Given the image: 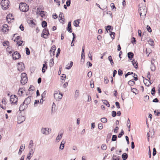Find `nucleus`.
I'll return each mask as SVG.
<instances>
[{
	"mask_svg": "<svg viewBox=\"0 0 160 160\" xmlns=\"http://www.w3.org/2000/svg\"><path fill=\"white\" fill-rule=\"evenodd\" d=\"M139 12L141 18L142 19H144L147 12L146 7L144 6H142V4H139Z\"/></svg>",
	"mask_w": 160,
	"mask_h": 160,
	"instance_id": "obj_1",
	"label": "nucleus"
},
{
	"mask_svg": "<svg viewBox=\"0 0 160 160\" xmlns=\"http://www.w3.org/2000/svg\"><path fill=\"white\" fill-rule=\"evenodd\" d=\"M18 98L15 95H12L10 97V102L12 105L17 104Z\"/></svg>",
	"mask_w": 160,
	"mask_h": 160,
	"instance_id": "obj_2",
	"label": "nucleus"
},
{
	"mask_svg": "<svg viewBox=\"0 0 160 160\" xmlns=\"http://www.w3.org/2000/svg\"><path fill=\"white\" fill-rule=\"evenodd\" d=\"M20 10L24 12L27 11L28 10V6L25 3H21L19 6Z\"/></svg>",
	"mask_w": 160,
	"mask_h": 160,
	"instance_id": "obj_3",
	"label": "nucleus"
},
{
	"mask_svg": "<svg viewBox=\"0 0 160 160\" xmlns=\"http://www.w3.org/2000/svg\"><path fill=\"white\" fill-rule=\"evenodd\" d=\"M21 83L23 85L25 84L28 81L27 74L25 73H22L21 75Z\"/></svg>",
	"mask_w": 160,
	"mask_h": 160,
	"instance_id": "obj_4",
	"label": "nucleus"
},
{
	"mask_svg": "<svg viewBox=\"0 0 160 160\" xmlns=\"http://www.w3.org/2000/svg\"><path fill=\"white\" fill-rule=\"evenodd\" d=\"M1 4L3 9H6L8 8L9 2L8 0H2Z\"/></svg>",
	"mask_w": 160,
	"mask_h": 160,
	"instance_id": "obj_5",
	"label": "nucleus"
},
{
	"mask_svg": "<svg viewBox=\"0 0 160 160\" xmlns=\"http://www.w3.org/2000/svg\"><path fill=\"white\" fill-rule=\"evenodd\" d=\"M7 99L5 98H3L2 100L1 103H0V107L3 109H6V105L7 104Z\"/></svg>",
	"mask_w": 160,
	"mask_h": 160,
	"instance_id": "obj_6",
	"label": "nucleus"
},
{
	"mask_svg": "<svg viewBox=\"0 0 160 160\" xmlns=\"http://www.w3.org/2000/svg\"><path fill=\"white\" fill-rule=\"evenodd\" d=\"M51 132V130L48 128H43L41 129V133L45 135H48Z\"/></svg>",
	"mask_w": 160,
	"mask_h": 160,
	"instance_id": "obj_7",
	"label": "nucleus"
},
{
	"mask_svg": "<svg viewBox=\"0 0 160 160\" xmlns=\"http://www.w3.org/2000/svg\"><path fill=\"white\" fill-rule=\"evenodd\" d=\"M49 34V32L48 29L47 28H45L43 30L41 34V36L43 37L44 38H48Z\"/></svg>",
	"mask_w": 160,
	"mask_h": 160,
	"instance_id": "obj_8",
	"label": "nucleus"
},
{
	"mask_svg": "<svg viewBox=\"0 0 160 160\" xmlns=\"http://www.w3.org/2000/svg\"><path fill=\"white\" fill-rule=\"evenodd\" d=\"M63 96V94L59 92L55 93L54 94V97L55 99L57 101H59L61 100Z\"/></svg>",
	"mask_w": 160,
	"mask_h": 160,
	"instance_id": "obj_9",
	"label": "nucleus"
},
{
	"mask_svg": "<svg viewBox=\"0 0 160 160\" xmlns=\"http://www.w3.org/2000/svg\"><path fill=\"white\" fill-rule=\"evenodd\" d=\"M24 64L22 62H19L17 64V68L18 71H22L25 68Z\"/></svg>",
	"mask_w": 160,
	"mask_h": 160,
	"instance_id": "obj_10",
	"label": "nucleus"
},
{
	"mask_svg": "<svg viewBox=\"0 0 160 160\" xmlns=\"http://www.w3.org/2000/svg\"><path fill=\"white\" fill-rule=\"evenodd\" d=\"M21 56L20 54L17 51L15 52L12 54L13 58L14 60H17L19 59Z\"/></svg>",
	"mask_w": 160,
	"mask_h": 160,
	"instance_id": "obj_11",
	"label": "nucleus"
},
{
	"mask_svg": "<svg viewBox=\"0 0 160 160\" xmlns=\"http://www.w3.org/2000/svg\"><path fill=\"white\" fill-rule=\"evenodd\" d=\"M25 118L24 116L22 115H19L18 117V123L19 124L25 121Z\"/></svg>",
	"mask_w": 160,
	"mask_h": 160,
	"instance_id": "obj_12",
	"label": "nucleus"
},
{
	"mask_svg": "<svg viewBox=\"0 0 160 160\" xmlns=\"http://www.w3.org/2000/svg\"><path fill=\"white\" fill-rule=\"evenodd\" d=\"M37 15H40L42 18H45V15L46 12L43 11H40L39 10V9H37Z\"/></svg>",
	"mask_w": 160,
	"mask_h": 160,
	"instance_id": "obj_13",
	"label": "nucleus"
},
{
	"mask_svg": "<svg viewBox=\"0 0 160 160\" xmlns=\"http://www.w3.org/2000/svg\"><path fill=\"white\" fill-rule=\"evenodd\" d=\"M56 49V48L55 45H53L51 48V50L49 51L51 57L53 56L54 55V52Z\"/></svg>",
	"mask_w": 160,
	"mask_h": 160,
	"instance_id": "obj_14",
	"label": "nucleus"
},
{
	"mask_svg": "<svg viewBox=\"0 0 160 160\" xmlns=\"http://www.w3.org/2000/svg\"><path fill=\"white\" fill-rule=\"evenodd\" d=\"M28 106L23 102L20 105L19 110L21 111H23L28 108Z\"/></svg>",
	"mask_w": 160,
	"mask_h": 160,
	"instance_id": "obj_15",
	"label": "nucleus"
},
{
	"mask_svg": "<svg viewBox=\"0 0 160 160\" xmlns=\"http://www.w3.org/2000/svg\"><path fill=\"white\" fill-rule=\"evenodd\" d=\"M32 97L31 96H28L27 98H26L23 102L28 106V105L30 104L31 101V98Z\"/></svg>",
	"mask_w": 160,
	"mask_h": 160,
	"instance_id": "obj_16",
	"label": "nucleus"
},
{
	"mask_svg": "<svg viewBox=\"0 0 160 160\" xmlns=\"http://www.w3.org/2000/svg\"><path fill=\"white\" fill-rule=\"evenodd\" d=\"M6 19L8 22H10L12 20H13L14 18L12 15L10 14H8L6 17Z\"/></svg>",
	"mask_w": 160,
	"mask_h": 160,
	"instance_id": "obj_17",
	"label": "nucleus"
},
{
	"mask_svg": "<svg viewBox=\"0 0 160 160\" xmlns=\"http://www.w3.org/2000/svg\"><path fill=\"white\" fill-rule=\"evenodd\" d=\"M8 25L6 24H4L2 27V30L3 32H6L8 31Z\"/></svg>",
	"mask_w": 160,
	"mask_h": 160,
	"instance_id": "obj_18",
	"label": "nucleus"
},
{
	"mask_svg": "<svg viewBox=\"0 0 160 160\" xmlns=\"http://www.w3.org/2000/svg\"><path fill=\"white\" fill-rule=\"evenodd\" d=\"M23 91H24V89L22 88H20L18 92V94L20 96H22L24 93Z\"/></svg>",
	"mask_w": 160,
	"mask_h": 160,
	"instance_id": "obj_19",
	"label": "nucleus"
},
{
	"mask_svg": "<svg viewBox=\"0 0 160 160\" xmlns=\"http://www.w3.org/2000/svg\"><path fill=\"white\" fill-rule=\"evenodd\" d=\"M25 148V145L22 144L20 147V148L18 152V154L19 155H20L22 153V151Z\"/></svg>",
	"mask_w": 160,
	"mask_h": 160,
	"instance_id": "obj_20",
	"label": "nucleus"
},
{
	"mask_svg": "<svg viewBox=\"0 0 160 160\" xmlns=\"http://www.w3.org/2000/svg\"><path fill=\"white\" fill-rule=\"evenodd\" d=\"M149 81V80L145 79L143 80V82L146 85L149 86L151 84V83H150Z\"/></svg>",
	"mask_w": 160,
	"mask_h": 160,
	"instance_id": "obj_21",
	"label": "nucleus"
},
{
	"mask_svg": "<svg viewBox=\"0 0 160 160\" xmlns=\"http://www.w3.org/2000/svg\"><path fill=\"white\" fill-rule=\"evenodd\" d=\"M65 142L64 141H62L61 143L59 148L61 150H62L64 147V144Z\"/></svg>",
	"mask_w": 160,
	"mask_h": 160,
	"instance_id": "obj_22",
	"label": "nucleus"
},
{
	"mask_svg": "<svg viewBox=\"0 0 160 160\" xmlns=\"http://www.w3.org/2000/svg\"><path fill=\"white\" fill-rule=\"evenodd\" d=\"M62 133L59 134L57 136L56 138V141L57 142H59L62 138Z\"/></svg>",
	"mask_w": 160,
	"mask_h": 160,
	"instance_id": "obj_23",
	"label": "nucleus"
},
{
	"mask_svg": "<svg viewBox=\"0 0 160 160\" xmlns=\"http://www.w3.org/2000/svg\"><path fill=\"white\" fill-rule=\"evenodd\" d=\"M80 21V19H78L76 20H75L74 21V25L75 27H78L79 26V24L80 23L79 21Z\"/></svg>",
	"mask_w": 160,
	"mask_h": 160,
	"instance_id": "obj_24",
	"label": "nucleus"
},
{
	"mask_svg": "<svg viewBox=\"0 0 160 160\" xmlns=\"http://www.w3.org/2000/svg\"><path fill=\"white\" fill-rule=\"evenodd\" d=\"M64 17V15L61 12L59 15V17L60 18V21L61 22H64L63 20L64 19L63 18V17Z\"/></svg>",
	"mask_w": 160,
	"mask_h": 160,
	"instance_id": "obj_25",
	"label": "nucleus"
},
{
	"mask_svg": "<svg viewBox=\"0 0 160 160\" xmlns=\"http://www.w3.org/2000/svg\"><path fill=\"white\" fill-rule=\"evenodd\" d=\"M79 91L78 90H76L75 92L74 97L76 98H77L79 95Z\"/></svg>",
	"mask_w": 160,
	"mask_h": 160,
	"instance_id": "obj_26",
	"label": "nucleus"
},
{
	"mask_svg": "<svg viewBox=\"0 0 160 160\" xmlns=\"http://www.w3.org/2000/svg\"><path fill=\"white\" fill-rule=\"evenodd\" d=\"M132 63L135 68H138V63L136 62V61L134 60L132 61Z\"/></svg>",
	"mask_w": 160,
	"mask_h": 160,
	"instance_id": "obj_27",
	"label": "nucleus"
},
{
	"mask_svg": "<svg viewBox=\"0 0 160 160\" xmlns=\"http://www.w3.org/2000/svg\"><path fill=\"white\" fill-rule=\"evenodd\" d=\"M128 157V154L125 153H123L122 155V158L123 160H125Z\"/></svg>",
	"mask_w": 160,
	"mask_h": 160,
	"instance_id": "obj_28",
	"label": "nucleus"
},
{
	"mask_svg": "<svg viewBox=\"0 0 160 160\" xmlns=\"http://www.w3.org/2000/svg\"><path fill=\"white\" fill-rule=\"evenodd\" d=\"M128 57L129 59H130L131 60V58L133 57V53L131 52H129L128 54Z\"/></svg>",
	"mask_w": 160,
	"mask_h": 160,
	"instance_id": "obj_29",
	"label": "nucleus"
},
{
	"mask_svg": "<svg viewBox=\"0 0 160 160\" xmlns=\"http://www.w3.org/2000/svg\"><path fill=\"white\" fill-rule=\"evenodd\" d=\"M45 64H43V67L42 69V72L43 73L45 72V70L44 69V68H45L46 69H47V65L46 64V62L45 61Z\"/></svg>",
	"mask_w": 160,
	"mask_h": 160,
	"instance_id": "obj_30",
	"label": "nucleus"
},
{
	"mask_svg": "<svg viewBox=\"0 0 160 160\" xmlns=\"http://www.w3.org/2000/svg\"><path fill=\"white\" fill-rule=\"evenodd\" d=\"M135 83V82L133 80H130L128 82V84L130 86H133Z\"/></svg>",
	"mask_w": 160,
	"mask_h": 160,
	"instance_id": "obj_31",
	"label": "nucleus"
},
{
	"mask_svg": "<svg viewBox=\"0 0 160 160\" xmlns=\"http://www.w3.org/2000/svg\"><path fill=\"white\" fill-rule=\"evenodd\" d=\"M102 102L103 103L106 105L108 107H110V104L107 100H102Z\"/></svg>",
	"mask_w": 160,
	"mask_h": 160,
	"instance_id": "obj_32",
	"label": "nucleus"
},
{
	"mask_svg": "<svg viewBox=\"0 0 160 160\" xmlns=\"http://www.w3.org/2000/svg\"><path fill=\"white\" fill-rule=\"evenodd\" d=\"M150 68L151 70L152 71H154L155 70L156 68L154 64H151Z\"/></svg>",
	"mask_w": 160,
	"mask_h": 160,
	"instance_id": "obj_33",
	"label": "nucleus"
},
{
	"mask_svg": "<svg viewBox=\"0 0 160 160\" xmlns=\"http://www.w3.org/2000/svg\"><path fill=\"white\" fill-rule=\"evenodd\" d=\"M148 43L151 46H153L154 44L153 40H152L148 41Z\"/></svg>",
	"mask_w": 160,
	"mask_h": 160,
	"instance_id": "obj_34",
	"label": "nucleus"
},
{
	"mask_svg": "<svg viewBox=\"0 0 160 160\" xmlns=\"http://www.w3.org/2000/svg\"><path fill=\"white\" fill-rule=\"evenodd\" d=\"M107 148V146L105 144H102L101 146V148L103 150H106Z\"/></svg>",
	"mask_w": 160,
	"mask_h": 160,
	"instance_id": "obj_35",
	"label": "nucleus"
},
{
	"mask_svg": "<svg viewBox=\"0 0 160 160\" xmlns=\"http://www.w3.org/2000/svg\"><path fill=\"white\" fill-rule=\"evenodd\" d=\"M101 121L103 123H106L107 122V120L105 118H102L101 119Z\"/></svg>",
	"mask_w": 160,
	"mask_h": 160,
	"instance_id": "obj_36",
	"label": "nucleus"
},
{
	"mask_svg": "<svg viewBox=\"0 0 160 160\" xmlns=\"http://www.w3.org/2000/svg\"><path fill=\"white\" fill-rule=\"evenodd\" d=\"M108 59L110 62L111 64L112 65H113V62L112 58V57L111 56H108Z\"/></svg>",
	"mask_w": 160,
	"mask_h": 160,
	"instance_id": "obj_37",
	"label": "nucleus"
},
{
	"mask_svg": "<svg viewBox=\"0 0 160 160\" xmlns=\"http://www.w3.org/2000/svg\"><path fill=\"white\" fill-rule=\"evenodd\" d=\"M110 6L112 8V10H116V8L114 4L113 3H112L110 4Z\"/></svg>",
	"mask_w": 160,
	"mask_h": 160,
	"instance_id": "obj_38",
	"label": "nucleus"
},
{
	"mask_svg": "<svg viewBox=\"0 0 160 160\" xmlns=\"http://www.w3.org/2000/svg\"><path fill=\"white\" fill-rule=\"evenodd\" d=\"M33 146V141L32 140L30 141L29 145V147L30 148H32Z\"/></svg>",
	"mask_w": 160,
	"mask_h": 160,
	"instance_id": "obj_39",
	"label": "nucleus"
},
{
	"mask_svg": "<svg viewBox=\"0 0 160 160\" xmlns=\"http://www.w3.org/2000/svg\"><path fill=\"white\" fill-rule=\"evenodd\" d=\"M42 26L43 28H45L47 26V23L45 21H43L42 22Z\"/></svg>",
	"mask_w": 160,
	"mask_h": 160,
	"instance_id": "obj_40",
	"label": "nucleus"
},
{
	"mask_svg": "<svg viewBox=\"0 0 160 160\" xmlns=\"http://www.w3.org/2000/svg\"><path fill=\"white\" fill-rule=\"evenodd\" d=\"M151 52V51L150 48H147L146 49V53L148 54V56L149 54Z\"/></svg>",
	"mask_w": 160,
	"mask_h": 160,
	"instance_id": "obj_41",
	"label": "nucleus"
},
{
	"mask_svg": "<svg viewBox=\"0 0 160 160\" xmlns=\"http://www.w3.org/2000/svg\"><path fill=\"white\" fill-rule=\"evenodd\" d=\"M98 126L99 129L101 130L103 128L102 124V123H99Z\"/></svg>",
	"mask_w": 160,
	"mask_h": 160,
	"instance_id": "obj_42",
	"label": "nucleus"
},
{
	"mask_svg": "<svg viewBox=\"0 0 160 160\" xmlns=\"http://www.w3.org/2000/svg\"><path fill=\"white\" fill-rule=\"evenodd\" d=\"M155 87H153L152 89L151 94L154 96L155 95Z\"/></svg>",
	"mask_w": 160,
	"mask_h": 160,
	"instance_id": "obj_43",
	"label": "nucleus"
},
{
	"mask_svg": "<svg viewBox=\"0 0 160 160\" xmlns=\"http://www.w3.org/2000/svg\"><path fill=\"white\" fill-rule=\"evenodd\" d=\"M31 151H30L29 152V153L28 154L26 160H29L30 159V158H31L30 155H31Z\"/></svg>",
	"mask_w": 160,
	"mask_h": 160,
	"instance_id": "obj_44",
	"label": "nucleus"
},
{
	"mask_svg": "<svg viewBox=\"0 0 160 160\" xmlns=\"http://www.w3.org/2000/svg\"><path fill=\"white\" fill-rule=\"evenodd\" d=\"M154 113L156 115L159 116L160 115V112L158 110H155L154 111Z\"/></svg>",
	"mask_w": 160,
	"mask_h": 160,
	"instance_id": "obj_45",
	"label": "nucleus"
},
{
	"mask_svg": "<svg viewBox=\"0 0 160 160\" xmlns=\"http://www.w3.org/2000/svg\"><path fill=\"white\" fill-rule=\"evenodd\" d=\"M117 138V136L116 135H112V141H115L116 140Z\"/></svg>",
	"mask_w": 160,
	"mask_h": 160,
	"instance_id": "obj_46",
	"label": "nucleus"
},
{
	"mask_svg": "<svg viewBox=\"0 0 160 160\" xmlns=\"http://www.w3.org/2000/svg\"><path fill=\"white\" fill-rule=\"evenodd\" d=\"M17 42V43L19 46H21L24 45V44L22 45L23 41H18Z\"/></svg>",
	"mask_w": 160,
	"mask_h": 160,
	"instance_id": "obj_47",
	"label": "nucleus"
},
{
	"mask_svg": "<svg viewBox=\"0 0 160 160\" xmlns=\"http://www.w3.org/2000/svg\"><path fill=\"white\" fill-rule=\"evenodd\" d=\"M25 49L26 51V54L28 55H29L30 54V51L29 48L27 47Z\"/></svg>",
	"mask_w": 160,
	"mask_h": 160,
	"instance_id": "obj_48",
	"label": "nucleus"
},
{
	"mask_svg": "<svg viewBox=\"0 0 160 160\" xmlns=\"http://www.w3.org/2000/svg\"><path fill=\"white\" fill-rule=\"evenodd\" d=\"M115 34V33L114 32H110V35L111 38H112L113 39L114 38Z\"/></svg>",
	"mask_w": 160,
	"mask_h": 160,
	"instance_id": "obj_49",
	"label": "nucleus"
},
{
	"mask_svg": "<svg viewBox=\"0 0 160 160\" xmlns=\"http://www.w3.org/2000/svg\"><path fill=\"white\" fill-rule=\"evenodd\" d=\"M54 63V60L53 58L51 59L50 61V66H52Z\"/></svg>",
	"mask_w": 160,
	"mask_h": 160,
	"instance_id": "obj_50",
	"label": "nucleus"
},
{
	"mask_svg": "<svg viewBox=\"0 0 160 160\" xmlns=\"http://www.w3.org/2000/svg\"><path fill=\"white\" fill-rule=\"evenodd\" d=\"M124 134V131L122 130L121 132V133H119L118 135V137L119 138H120L122 137V135Z\"/></svg>",
	"mask_w": 160,
	"mask_h": 160,
	"instance_id": "obj_51",
	"label": "nucleus"
},
{
	"mask_svg": "<svg viewBox=\"0 0 160 160\" xmlns=\"http://www.w3.org/2000/svg\"><path fill=\"white\" fill-rule=\"evenodd\" d=\"M132 76L134 78V80L137 81L138 80L137 75L133 73V74L132 75Z\"/></svg>",
	"mask_w": 160,
	"mask_h": 160,
	"instance_id": "obj_52",
	"label": "nucleus"
},
{
	"mask_svg": "<svg viewBox=\"0 0 160 160\" xmlns=\"http://www.w3.org/2000/svg\"><path fill=\"white\" fill-rule=\"evenodd\" d=\"M9 44V42L8 41H5L3 43V46H5L6 45L8 46Z\"/></svg>",
	"mask_w": 160,
	"mask_h": 160,
	"instance_id": "obj_53",
	"label": "nucleus"
},
{
	"mask_svg": "<svg viewBox=\"0 0 160 160\" xmlns=\"http://www.w3.org/2000/svg\"><path fill=\"white\" fill-rule=\"evenodd\" d=\"M132 91L134 93H135V94H136L137 92V90L136 89L133 88V89L131 88Z\"/></svg>",
	"mask_w": 160,
	"mask_h": 160,
	"instance_id": "obj_54",
	"label": "nucleus"
},
{
	"mask_svg": "<svg viewBox=\"0 0 160 160\" xmlns=\"http://www.w3.org/2000/svg\"><path fill=\"white\" fill-rule=\"evenodd\" d=\"M72 34L73 35V38H72V43H71V46H73L74 45V44H73L72 42H73L74 41V38H75V34L74 33H72Z\"/></svg>",
	"mask_w": 160,
	"mask_h": 160,
	"instance_id": "obj_55",
	"label": "nucleus"
},
{
	"mask_svg": "<svg viewBox=\"0 0 160 160\" xmlns=\"http://www.w3.org/2000/svg\"><path fill=\"white\" fill-rule=\"evenodd\" d=\"M116 112L115 111H113L112 112V115L113 117H115L116 116Z\"/></svg>",
	"mask_w": 160,
	"mask_h": 160,
	"instance_id": "obj_56",
	"label": "nucleus"
},
{
	"mask_svg": "<svg viewBox=\"0 0 160 160\" xmlns=\"http://www.w3.org/2000/svg\"><path fill=\"white\" fill-rule=\"evenodd\" d=\"M109 82V80L106 77H105L104 78V82L106 84H107Z\"/></svg>",
	"mask_w": 160,
	"mask_h": 160,
	"instance_id": "obj_57",
	"label": "nucleus"
},
{
	"mask_svg": "<svg viewBox=\"0 0 160 160\" xmlns=\"http://www.w3.org/2000/svg\"><path fill=\"white\" fill-rule=\"evenodd\" d=\"M118 74L120 76H121L122 74V72L121 69H119L118 71Z\"/></svg>",
	"mask_w": 160,
	"mask_h": 160,
	"instance_id": "obj_58",
	"label": "nucleus"
},
{
	"mask_svg": "<svg viewBox=\"0 0 160 160\" xmlns=\"http://www.w3.org/2000/svg\"><path fill=\"white\" fill-rule=\"evenodd\" d=\"M147 28L148 32H152L150 26H148V25H147Z\"/></svg>",
	"mask_w": 160,
	"mask_h": 160,
	"instance_id": "obj_59",
	"label": "nucleus"
},
{
	"mask_svg": "<svg viewBox=\"0 0 160 160\" xmlns=\"http://www.w3.org/2000/svg\"><path fill=\"white\" fill-rule=\"evenodd\" d=\"M66 4L67 6L68 7L70 6V3H71V1L70 0H67V1L66 2Z\"/></svg>",
	"mask_w": 160,
	"mask_h": 160,
	"instance_id": "obj_60",
	"label": "nucleus"
},
{
	"mask_svg": "<svg viewBox=\"0 0 160 160\" xmlns=\"http://www.w3.org/2000/svg\"><path fill=\"white\" fill-rule=\"evenodd\" d=\"M127 126H130L131 125V123L129 118L128 119L127 121Z\"/></svg>",
	"mask_w": 160,
	"mask_h": 160,
	"instance_id": "obj_61",
	"label": "nucleus"
},
{
	"mask_svg": "<svg viewBox=\"0 0 160 160\" xmlns=\"http://www.w3.org/2000/svg\"><path fill=\"white\" fill-rule=\"evenodd\" d=\"M34 89V87L32 85H30L28 89L29 91L33 90Z\"/></svg>",
	"mask_w": 160,
	"mask_h": 160,
	"instance_id": "obj_62",
	"label": "nucleus"
},
{
	"mask_svg": "<svg viewBox=\"0 0 160 160\" xmlns=\"http://www.w3.org/2000/svg\"><path fill=\"white\" fill-rule=\"evenodd\" d=\"M28 23L29 24H32L33 25L35 24V23H34V22H33V20H28Z\"/></svg>",
	"mask_w": 160,
	"mask_h": 160,
	"instance_id": "obj_63",
	"label": "nucleus"
},
{
	"mask_svg": "<svg viewBox=\"0 0 160 160\" xmlns=\"http://www.w3.org/2000/svg\"><path fill=\"white\" fill-rule=\"evenodd\" d=\"M92 76V72L91 71H89L88 73V76L90 78Z\"/></svg>",
	"mask_w": 160,
	"mask_h": 160,
	"instance_id": "obj_64",
	"label": "nucleus"
}]
</instances>
